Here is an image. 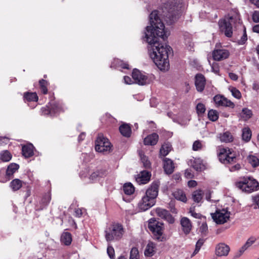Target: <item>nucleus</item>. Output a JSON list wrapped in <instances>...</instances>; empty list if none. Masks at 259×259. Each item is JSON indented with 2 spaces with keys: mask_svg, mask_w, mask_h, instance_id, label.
Listing matches in <instances>:
<instances>
[{
  "mask_svg": "<svg viewBox=\"0 0 259 259\" xmlns=\"http://www.w3.org/2000/svg\"><path fill=\"white\" fill-rule=\"evenodd\" d=\"M121 134L125 137H130L131 136L132 131L131 127L129 124L124 123L121 125L119 128Z\"/></svg>",
  "mask_w": 259,
  "mask_h": 259,
  "instance_id": "obj_22",
  "label": "nucleus"
},
{
  "mask_svg": "<svg viewBox=\"0 0 259 259\" xmlns=\"http://www.w3.org/2000/svg\"><path fill=\"white\" fill-rule=\"evenodd\" d=\"M181 224L184 233L186 234L189 233L192 229V225L190 220L187 218L184 217L181 220Z\"/></svg>",
  "mask_w": 259,
  "mask_h": 259,
  "instance_id": "obj_21",
  "label": "nucleus"
},
{
  "mask_svg": "<svg viewBox=\"0 0 259 259\" xmlns=\"http://www.w3.org/2000/svg\"><path fill=\"white\" fill-rule=\"evenodd\" d=\"M50 112L57 113L61 110V107L59 104L54 101L50 103Z\"/></svg>",
  "mask_w": 259,
  "mask_h": 259,
  "instance_id": "obj_44",
  "label": "nucleus"
},
{
  "mask_svg": "<svg viewBox=\"0 0 259 259\" xmlns=\"http://www.w3.org/2000/svg\"><path fill=\"white\" fill-rule=\"evenodd\" d=\"M240 168V165L239 164H235V165L232 166L230 167V170L231 171H235L239 170Z\"/></svg>",
  "mask_w": 259,
  "mask_h": 259,
  "instance_id": "obj_58",
  "label": "nucleus"
},
{
  "mask_svg": "<svg viewBox=\"0 0 259 259\" xmlns=\"http://www.w3.org/2000/svg\"><path fill=\"white\" fill-rule=\"evenodd\" d=\"M192 165L197 171H201L205 168L202 160L199 158H194L193 160Z\"/></svg>",
  "mask_w": 259,
  "mask_h": 259,
  "instance_id": "obj_24",
  "label": "nucleus"
},
{
  "mask_svg": "<svg viewBox=\"0 0 259 259\" xmlns=\"http://www.w3.org/2000/svg\"><path fill=\"white\" fill-rule=\"evenodd\" d=\"M208 118L212 121H215L219 118V113L217 110L211 109L208 112Z\"/></svg>",
  "mask_w": 259,
  "mask_h": 259,
  "instance_id": "obj_40",
  "label": "nucleus"
},
{
  "mask_svg": "<svg viewBox=\"0 0 259 259\" xmlns=\"http://www.w3.org/2000/svg\"><path fill=\"white\" fill-rule=\"evenodd\" d=\"M123 190L125 194L130 195L134 193L135 188L131 183H126L124 185Z\"/></svg>",
  "mask_w": 259,
  "mask_h": 259,
  "instance_id": "obj_38",
  "label": "nucleus"
},
{
  "mask_svg": "<svg viewBox=\"0 0 259 259\" xmlns=\"http://www.w3.org/2000/svg\"><path fill=\"white\" fill-rule=\"evenodd\" d=\"M188 185L189 187H194L197 185V182L194 180H190L188 182Z\"/></svg>",
  "mask_w": 259,
  "mask_h": 259,
  "instance_id": "obj_63",
  "label": "nucleus"
},
{
  "mask_svg": "<svg viewBox=\"0 0 259 259\" xmlns=\"http://www.w3.org/2000/svg\"><path fill=\"white\" fill-rule=\"evenodd\" d=\"M155 203V200L151 199L145 194L139 201L138 206L142 211H145L153 206Z\"/></svg>",
  "mask_w": 259,
  "mask_h": 259,
  "instance_id": "obj_12",
  "label": "nucleus"
},
{
  "mask_svg": "<svg viewBox=\"0 0 259 259\" xmlns=\"http://www.w3.org/2000/svg\"><path fill=\"white\" fill-rule=\"evenodd\" d=\"M248 162L253 166L256 167L259 165L258 158L254 155H249L247 157Z\"/></svg>",
  "mask_w": 259,
  "mask_h": 259,
  "instance_id": "obj_42",
  "label": "nucleus"
},
{
  "mask_svg": "<svg viewBox=\"0 0 259 259\" xmlns=\"http://www.w3.org/2000/svg\"><path fill=\"white\" fill-rule=\"evenodd\" d=\"M24 98L29 102H36L38 100V96L35 93H26L24 94Z\"/></svg>",
  "mask_w": 259,
  "mask_h": 259,
  "instance_id": "obj_35",
  "label": "nucleus"
},
{
  "mask_svg": "<svg viewBox=\"0 0 259 259\" xmlns=\"http://www.w3.org/2000/svg\"><path fill=\"white\" fill-rule=\"evenodd\" d=\"M1 159L5 162L10 161L12 158L11 153L7 150L2 151L0 154Z\"/></svg>",
  "mask_w": 259,
  "mask_h": 259,
  "instance_id": "obj_43",
  "label": "nucleus"
},
{
  "mask_svg": "<svg viewBox=\"0 0 259 259\" xmlns=\"http://www.w3.org/2000/svg\"><path fill=\"white\" fill-rule=\"evenodd\" d=\"M185 177L188 179L192 178L193 175L191 174L190 170L186 169L185 172Z\"/></svg>",
  "mask_w": 259,
  "mask_h": 259,
  "instance_id": "obj_61",
  "label": "nucleus"
},
{
  "mask_svg": "<svg viewBox=\"0 0 259 259\" xmlns=\"http://www.w3.org/2000/svg\"><path fill=\"white\" fill-rule=\"evenodd\" d=\"M185 44L187 46L188 49L191 51H193L194 44L192 42L191 38L185 39Z\"/></svg>",
  "mask_w": 259,
  "mask_h": 259,
  "instance_id": "obj_56",
  "label": "nucleus"
},
{
  "mask_svg": "<svg viewBox=\"0 0 259 259\" xmlns=\"http://www.w3.org/2000/svg\"><path fill=\"white\" fill-rule=\"evenodd\" d=\"M200 232L204 235H206L208 231V227L206 223H203L200 227Z\"/></svg>",
  "mask_w": 259,
  "mask_h": 259,
  "instance_id": "obj_55",
  "label": "nucleus"
},
{
  "mask_svg": "<svg viewBox=\"0 0 259 259\" xmlns=\"http://www.w3.org/2000/svg\"><path fill=\"white\" fill-rule=\"evenodd\" d=\"M158 139V135L156 133H153L145 138L144 140V144L145 145H155L157 144Z\"/></svg>",
  "mask_w": 259,
  "mask_h": 259,
  "instance_id": "obj_18",
  "label": "nucleus"
},
{
  "mask_svg": "<svg viewBox=\"0 0 259 259\" xmlns=\"http://www.w3.org/2000/svg\"><path fill=\"white\" fill-rule=\"evenodd\" d=\"M106 174L105 170H97L93 172L90 177V180L93 182L98 180L99 178L103 177Z\"/></svg>",
  "mask_w": 259,
  "mask_h": 259,
  "instance_id": "obj_32",
  "label": "nucleus"
},
{
  "mask_svg": "<svg viewBox=\"0 0 259 259\" xmlns=\"http://www.w3.org/2000/svg\"><path fill=\"white\" fill-rule=\"evenodd\" d=\"M124 82L126 84H132L133 83V81L132 80L131 78L127 76H124Z\"/></svg>",
  "mask_w": 259,
  "mask_h": 259,
  "instance_id": "obj_59",
  "label": "nucleus"
},
{
  "mask_svg": "<svg viewBox=\"0 0 259 259\" xmlns=\"http://www.w3.org/2000/svg\"><path fill=\"white\" fill-rule=\"evenodd\" d=\"M240 115L244 120H247L251 117L252 113L251 110L245 108L242 109Z\"/></svg>",
  "mask_w": 259,
  "mask_h": 259,
  "instance_id": "obj_36",
  "label": "nucleus"
},
{
  "mask_svg": "<svg viewBox=\"0 0 259 259\" xmlns=\"http://www.w3.org/2000/svg\"><path fill=\"white\" fill-rule=\"evenodd\" d=\"M111 67H121L123 69H128V64L122 60L115 59L111 64Z\"/></svg>",
  "mask_w": 259,
  "mask_h": 259,
  "instance_id": "obj_30",
  "label": "nucleus"
},
{
  "mask_svg": "<svg viewBox=\"0 0 259 259\" xmlns=\"http://www.w3.org/2000/svg\"><path fill=\"white\" fill-rule=\"evenodd\" d=\"M132 77L135 80V82L140 85L148 84L151 81V79L147 75L143 74L137 69L133 70Z\"/></svg>",
  "mask_w": 259,
  "mask_h": 259,
  "instance_id": "obj_10",
  "label": "nucleus"
},
{
  "mask_svg": "<svg viewBox=\"0 0 259 259\" xmlns=\"http://www.w3.org/2000/svg\"><path fill=\"white\" fill-rule=\"evenodd\" d=\"M220 139L222 142L230 143L233 141V137L231 133L226 132L220 135Z\"/></svg>",
  "mask_w": 259,
  "mask_h": 259,
  "instance_id": "obj_31",
  "label": "nucleus"
},
{
  "mask_svg": "<svg viewBox=\"0 0 259 259\" xmlns=\"http://www.w3.org/2000/svg\"><path fill=\"white\" fill-rule=\"evenodd\" d=\"M123 226L119 223H112L108 226L105 230V236L107 241L119 240L124 234Z\"/></svg>",
  "mask_w": 259,
  "mask_h": 259,
  "instance_id": "obj_4",
  "label": "nucleus"
},
{
  "mask_svg": "<svg viewBox=\"0 0 259 259\" xmlns=\"http://www.w3.org/2000/svg\"><path fill=\"white\" fill-rule=\"evenodd\" d=\"M219 160L224 164L236 162V154L228 148H219L218 150Z\"/></svg>",
  "mask_w": 259,
  "mask_h": 259,
  "instance_id": "obj_6",
  "label": "nucleus"
},
{
  "mask_svg": "<svg viewBox=\"0 0 259 259\" xmlns=\"http://www.w3.org/2000/svg\"><path fill=\"white\" fill-rule=\"evenodd\" d=\"M39 85L41 92L44 94H47L48 93V89L47 88V82L44 79L39 80Z\"/></svg>",
  "mask_w": 259,
  "mask_h": 259,
  "instance_id": "obj_48",
  "label": "nucleus"
},
{
  "mask_svg": "<svg viewBox=\"0 0 259 259\" xmlns=\"http://www.w3.org/2000/svg\"><path fill=\"white\" fill-rule=\"evenodd\" d=\"M159 186V183L158 182H154L147 190L146 194L151 199L155 200L158 195Z\"/></svg>",
  "mask_w": 259,
  "mask_h": 259,
  "instance_id": "obj_15",
  "label": "nucleus"
},
{
  "mask_svg": "<svg viewBox=\"0 0 259 259\" xmlns=\"http://www.w3.org/2000/svg\"><path fill=\"white\" fill-rule=\"evenodd\" d=\"M61 242L65 245H69L72 242V236L69 232H63L61 237Z\"/></svg>",
  "mask_w": 259,
  "mask_h": 259,
  "instance_id": "obj_28",
  "label": "nucleus"
},
{
  "mask_svg": "<svg viewBox=\"0 0 259 259\" xmlns=\"http://www.w3.org/2000/svg\"><path fill=\"white\" fill-rule=\"evenodd\" d=\"M50 200L51 196L49 194L45 195L43 199L44 202L46 203V204H47L50 202Z\"/></svg>",
  "mask_w": 259,
  "mask_h": 259,
  "instance_id": "obj_64",
  "label": "nucleus"
},
{
  "mask_svg": "<svg viewBox=\"0 0 259 259\" xmlns=\"http://www.w3.org/2000/svg\"><path fill=\"white\" fill-rule=\"evenodd\" d=\"M150 26L146 27L145 37L150 45L149 55L156 65L161 70H166L169 67L168 52L171 50L165 43H159V37L163 40L168 34L159 16L158 12L152 11L149 16Z\"/></svg>",
  "mask_w": 259,
  "mask_h": 259,
  "instance_id": "obj_1",
  "label": "nucleus"
},
{
  "mask_svg": "<svg viewBox=\"0 0 259 259\" xmlns=\"http://www.w3.org/2000/svg\"><path fill=\"white\" fill-rule=\"evenodd\" d=\"M223 103H222V106L229 107L233 108L235 106L234 104L229 100H228L225 97L224 98Z\"/></svg>",
  "mask_w": 259,
  "mask_h": 259,
  "instance_id": "obj_52",
  "label": "nucleus"
},
{
  "mask_svg": "<svg viewBox=\"0 0 259 259\" xmlns=\"http://www.w3.org/2000/svg\"><path fill=\"white\" fill-rule=\"evenodd\" d=\"M183 7L182 0H168L164 5L163 12L170 23L175 22L179 17ZM166 21H168L167 20Z\"/></svg>",
  "mask_w": 259,
  "mask_h": 259,
  "instance_id": "obj_3",
  "label": "nucleus"
},
{
  "mask_svg": "<svg viewBox=\"0 0 259 259\" xmlns=\"http://www.w3.org/2000/svg\"><path fill=\"white\" fill-rule=\"evenodd\" d=\"M163 168L166 174H171L173 172L175 168L173 161L168 158H165L163 159Z\"/></svg>",
  "mask_w": 259,
  "mask_h": 259,
  "instance_id": "obj_19",
  "label": "nucleus"
},
{
  "mask_svg": "<svg viewBox=\"0 0 259 259\" xmlns=\"http://www.w3.org/2000/svg\"><path fill=\"white\" fill-rule=\"evenodd\" d=\"M205 147L204 144L200 140H196L194 142L192 145V150L195 151H200Z\"/></svg>",
  "mask_w": 259,
  "mask_h": 259,
  "instance_id": "obj_39",
  "label": "nucleus"
},
{
  "mask_svg": "<svg viewBox=\"0 0 259 259\" xmlns=\"http://www.w3.org/2000/svg\"><path fill=\"white\" fill-rule=\"evenodd\" d=\"M240 15L237 11H233L224 19L219 21L220 31L224 33L226 36L231 37L233 34L232 24L240 23Z\"/></svg>",
  "mask_w": 259,
  "mask_h": 259,
  "instance_id": "obj_2",
  "label": "nucleus"
},
{
  "mask_svg": "<svg viewBox=\"0 0 259 259\" xmlns=\"http://www.w3.org/2000/svg\"><path fill=\"white\" fill-rule=\"evenodd\" d=\"M251 137V132L248 127H245L242 130V139L247 142L250 141Z\"/></svg>",
  "mask_w": 259,
  "mask_h": 259,
  "instance_id": "obj_29",
  "label": "nucleus"
},
{
  "mask_svg": "<svg viewBox=\"0 0 259 259\" xmlns=\"http://www.w3.org/2000/svg\"><path fill=\"white\" fill-rule=\"evenodd\" d=\"M19 166L18 164L16 163L10 164L7 169L6 175L10 179L13 176V174L18 169Z\"/></svg>",
  "mask_w": 259,
  "mask_h": 259,
  "instance_id": "obj_26",
  "label": "nucleus"
},
{
  "mask_svg": "<svg viewBox=\"0 0 259 259\" xmlns=\"http://www.w3.org/2000/svg\"><path fill=\"white\" fill-rule=\"evenodd\" d=\"M224 97L221 95H216L213 98V100L215 104L219 106L222 105V103H223Z\"/></svg>",
  "mask_w": 259,
  "mask_h": 259,
  "instance_id": "obj_49",
  "label": "nucleus"
},
{
  "mask_svg": "<svg viewBox=\"0 0 259 259\" xmlns=\"http://www.w3.org/2000/svg\"><path fill=\"white\" fill-rule=\"evenodd\" d=\"M252 88L253 91L257 92L259 90V84L257 82L254 81L252 84Z\"/></svg>",
  "mask_w": 259,
  "mask_h": 259,
  "instance_id": "obj_62",
  "label": "nucleus"
},
{
  "mask_svg": "<svg viewBox=\"0 0 259 259\" xmlns=\"http://www.w3.org/2000/svg\"><path fill=\"white\" fill-rule=\"evenodd\" d=\"M195 84L196 89L198 92H202L204 88L205 84V78L201 74H197L195 76Z\"/></svg>",
  "mask_w": 259,
  "mask_h": 259,
  "instance_id": "obj_16",
  "label": "nucleus"
},
{
  "mask_svg": "<svg viewBox=\"0 0 259 259\" xmlns=\"http://www.w3.org/2000/svg\"><path fill=\"white\" fill-rule=\"evenodd\" d=\"M252 18L253 22H259V11H255L252 14Z\"/></svg>",
  "mask_w": 259,
  "mask_h": 259,
  "instance_id": "obj_57",
  "label": "nucleus"
},
{
  "mask_svg": "<svg viewBox=\"0 0 259 259\" xmlns=\"http://www.w3.org/2000/svg\"><path fill=\"white\" fill-rule=\"evenodd\" d=\"M22 152L25 158H29L34 155V147L32 144L24 145L22 147Z\"/></svg>",
  "mask_w": 259,
  "mask_h": 259,
  "instance_id": "obj_20",
  "label": "nucleus"
},
{
  "mask_svg": "<svg viewBox=\"0 0 259 259\" xmlns=\"http://www.w3.org/2000/svg\"><path fill=\"white\" fill-rule=\"evenodd\" d=\"M171 146L168 143L163 144L160 149V154L163 156L167 155L170 151Z\"/></svg>",
  "mask_w": 259,
  "mask_h": 259,
  "instance_id": "obj_37",
  "label": "nucleus"
},
{
  "mask_svg": "<svg viewBox=\"0 0 259 259\" xmlns=\"http://www.w3.org/2000/svg\"><path fill=\"white\" fill-rule=\"evenodd\" d=\"M150 174L146 171H141L136 178V181L140 184H144L148 182L150 179Z\"/></svg>",
  "mask_w": 259,
  "mask_h": 259,
  "instance_id": "obj_17",
  "label": "nucleus"
},
{
  "mask_svg": "<svg viewBox=\"0 0 259 259\" xmlns=\"http://www.w3.org/2000/svg\"><path fill=\"white\" fill-rule=\"evenodd\" d=\"M175 198L182 202H185L187 201V197L182 190H178L174 193Z\"/></svg>",
  "mask_w": 259,
  "mask_h": 259,
  "instance_id": "obj_33",
  "label": "nucleus"
},
{
  "mask_svg": "<svg viewBox=\"0 0 259 259\" xmlns=\"http://www.w3.org/2000/svg\"><path fill=\"white\" fill-rule=\"evenodd\" d=\"M247 40V34L246 32V29L244 27L243 29V34L241 36V38L238 40V44L239 45H242L245 43V42Z\"/></svg>",
  "mask_w": 259,
  "mask_h": 259,
  "instance_id": "obj_50",
  "label": "nucleus"
},
{
  "mask_svg": "<svg viewBox=\"0 0 259 259\" xmlns=\"http://www.w3.org/2000/svg\"><path fill=\"white\" fill-rule=\"evenodd\" d=\"M236 186L242 191L249 193L259 189L258 183L251 177H244L236 183Z\"/></svg>",
  "mask_w": 259,
  "mask_h": 259,
  "instance_id": "obj_5",
  "label": "nucleus"
},
{
  "mask_svg": "<svg viewBox=\"0 0 259 259\" xmlns=\"http://www.w3.org/2000/svg\"><path fill=\"white\" fill-rule=\"evenodd\" d=\"M139 252L137 248L133 247L130 252V259H139Z\"/></svg>",
  "mask_w": 259,
  "mask_h": 259,
  "instance_id": "obj_45",
  "label": "nucleus"
},
{
  "mask_svg": "<svg viewBox=\"0 0 259 259\" xmlns=\"http://www.w3.org/2000/svg\"><path fill=\"white\" fill-rule=\"evenodd\" d=\"M22 181L18 179L12 180L10 183V187L13 191L19 190L22 186Z\"/></svg>",
  "mask_w": 259,
  "mask_h": 259,
  "instance_id": "obj_27",
  "label": "nucleus"
},
{
  "mask_svg": "<svg viewBox=\"0 0 259 259\" xmlns=\"http://www.w3.org/2000/svg\"><path fill=\"white\" fill-rule=\"evenodd\" d=\"M230 251L229 246L224 243H220L215 246V254L218 256H226Z\"/></svg>",
  "mask_w": 259,
  "mask_h": 259,
  "instance_id": "obj_13",
  "label": "nucleus"
},
{
  "mask_svg": "<svg viewBox=\"0 0 259 259\" xmlns=\"http://www.w3.org/2000/svg\"><path fill=\"white\" fill-rule=\"evenodd\" d=\"M111 143L102 135H99L95 142V149L99 152H109L111 150Z\"/></svg>",
  "mask_w": 259,
  "mask_h": 259,
  "instance_id": "obj_7",
  "label": "nucleus"
},
{
  "mask_svg": "<svg viewBox=\"0 0 259 259\" xmlns=\"http://www.w3.org/2000/svg\"><path fill=\"white\" fill-rule=\"evenodd\" d=\"M213 221L218 224H223L227 222L230 218V213L226 209H218L211 213Z\"/></svg>",
  "mask_w": 259,
  "mask_h": 259,
  "instance_id": "obj_8",
  "label": "nucleus"
},
{
  "mask_svg": "<svg viewBox=\"0 0 259 259\" xmlns=\"http://www.w3.org/2000/svg\"><path fill=\"white\" fill-rule=\"evenodd\" d=\"M206 110L205 105L202 103H199L196 106L197 113L199 115L203 114Z\"/></svg>",
  "mask_w": 259,
  "mask_h": 259,
  "instance_id": "obj_47",
  "label": "nucleus"
},
{
  "mask_svg": "<svg viewBox=\"0 0 259 259\" xmlns=\"http://www.w3.org/2000/svg\"><path fill=\"white\" fill-rule=\"evenodd\" d=\"M163 224L155 221L153 223L150 222L148 228L152 232L156 239L162 240L161 238L163 234Z\"/></svg>",
  "mask_w": 259,
  "mask_h": 259,
  "instance_id": "obj_9",
  "label": "nucleus"
},
{
  "mask_svg": "<svg viewBox=\"0 0 259 259\" xmlns=\"http://www.w3.org/2000/svg\"><path fill=\"white\" fill-rule=\"evenodd\" d=\"M203 193L200 190H196L192 193L193 200L195 202L199 203L201 201L203 198Z\"/></svg>",
  "mask_w": 259,
  "mask_h": 259,
  "instance_id": "obj_34",
  "label": "nucleus"
},
{
  "mask_svg": "<svg viewBox=\"0 0 259 259\" xmlns=\"http://www.w3.org/2000/svg\"><path fill=\"white\" fill-rule=\"evenodd\" d=\"M139 155L141 157V161L146 168H149L151 166V163L148 158L144 155L142 152H139Z\"/></svg>",
  "mask_w": 259,
  "mask_h": 259,
  "instance_id": "obj_41",
  "label": "nucleus"
},
{
  "mask_svg": "<svg viewBox=\"0 0 259 259\" xmlns=\"http://www.w3.org/2000/svg\"><path fill=\"white\" fill-rule=\"evenodd\" d=\"M155 212L158 217L167 221L170 224L173 223L175 221L174 218L168 211L165 209L157 208L155 209Z\"/></svg>",
  "mask_w": 259,
  "mask_h": 259,
  "instance_id": "obj_14",
  "label": "nucleus"
},
{
  "mask_svg": "<svg viewBox=\"0 0 259 259\" xmlns=\"http://www.w3.org/2000/svg\"><path fill=\"white\" fill-rule=\"evenodd\" d=\"M252 201L254 208H259V195H256L252 197Z\"/></svg>",
  "mask_w": 259,
  "mask_h": 259,
  "instance_id": "obj_54",
  "label": "nucleus"
},
{
  "mask_svg": "<svg viewBox=\"0 0 259 259\" xmlns=\"http://www.w3.org/2000/svg\"><path fill=\"white\" fill-rule=\"evenodd\" d=\"M155 252V245L152 242H150L147 245L144 254L147 256H152Z\"/></svg>",
  "mask_w": 259,
  "mask_h": 259,
  "instance_id": "obj_25",
  "label": "nucleus"
},
{
  "mask_svg": "<svg viewBox=\"0 0 259 259\" xmlns=\"http://www.w3.org/2000/svg\"><path fill=\"white\" fill-rule=\"evenodd\" d=\"M230 53L229 51L224 48H215L212 52L213 59L217 61H221L229 58Z\"/></svg>",
  "mask_w": 259,
  "mask_h": 259,
  "instance_id": "obj_11",
  "label": "nucleus"
},
{
  "mask_svg": "<svg viewBox=\"0 0 259 259\" xmlns=\"http://www.w3.org/2000/svg\"><path fill=\"white\" fill-rule=\"evenodd\" d=\"M229 76L230 78L233 80H237L238 79V75L234 73H229Z\"/></svg>",
  "mask_w": 259,
  "mask_h": 259,
  "instance_id": "obj_60",
  "label": "nucleus"
},
{
  "mask_svg": "<svg viewBox=\"0 0 259 259\" xmlns=\"http://www.w3.org/2000/svg\"><path fill=\"white\" fill-rule=\"evenodd\" d=\"M107 253L110 257L111 259H114L115 256V252L114 249L112 246L110 245L109 244L108 246L107 250Z\"/></svg>",
  "mask_w": 259,
  "mask_h": 259,
  "instance_id": "obj_53",
  "label": "nucleus"
},
{
  "mask_svg": "<svg viewBox=\"0 0 259 259\" xmlns=\"http://www.w3.org/2000/svg\"><path fill=\"white\" fill-rule=\"evenodd\" d=\"M256 241V238L253 237H250L245 243L240 248L239 252L241 255L246 250L250 247Z\"/></svg>",
  "mask_w": 259,
  "mask_h": 259,
  "instance_id": "obj_23",
  "label": "nucleus"
},
{
  "mask_svg": "<svg viewBox=\"0 0 259 259\" xmlns=\"http://www.w3.org/2000/svg\"><path fill=\"white\" fill-rule=\"evenodd\" d=\"M229 90L232 93V96H233L235 98L240 99L241 98V94L240 92L234 87H230L229 88Z\"/></svg>",
  "mask_w": 259,
  "mask_h": 259,
  "instance_id": "obj_46",
  "label": "nucleus"
},
{
  "mask_svg": "<svg viewBox=\"0 0 259 259\" xmlns=\"http://www.w3.org/2000/svg\"><path fill=\"white\" fill-rule=\"evenodd\" d=\"M189 213L191 215L196 219H200L202 217V215L199 213H196L195 211V206H192L190 208Z\"/></svg>",
  "mask_w": 259,
  "mask_h": 259,
  "instance_id": "obj_51",
  "label": "nucleus"
}]
</instances>
